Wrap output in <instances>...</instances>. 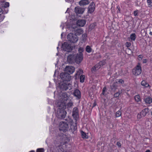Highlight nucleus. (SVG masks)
Wrapping results in <instances>:
<instances>
[{
    "label": "nucleus",
    "instance_id": "1",
    "mask_svg": "<svg viewBox=\"0 0 152 152\" xmlns=\"http://www.w3.org/2000/svg\"><path fill=\"white\" fill-rule=\"evenodd\" d=\"M60 77L63 81V83L60 86L61 88L63 90H66L68 88L70 83H68L72 79V77L69 74L66 72L61 73Z\"/></svg>",
    "mask_w": 152,
    "mask_h": 152
},
{
    "label": "nucleus",
    "instance_id": "2",
    "mask_svg": "<svg viewBox=\"0 0 152 152\" xmlns=\"http://www.w3.org/2000/svg\"><path fill=\"white\" fill-rule=\"evenodd\" d=\"M69 98V95L66 93H62L60 96L59 100L56 103V105L58 107H65L66 102Z\"/></svg>",
    "mask_w": 152,
    "mask_h": 152
},
{
    "label": "nucleus",
    "instance_id": "3",
    "mask_svg": "<svg viewBox=\"0 0 152 152\" xmlns=\"http://www.w3.org/2000/svg\"><path fill=\"white\" fill-rule=\"evenodd\" d=\"M57 110L56 114V116L59 118L64 119L66 116V112L64 109V107H59Z\"/></svg>",
    "mask_w": 152,
    "mask_h": 152
},
{
    "label": "nucleus",
    "instance_id": "4",
    "mask_svg": "<svg viewBox=\"0 0 152 152\" xmlns=\"http://www.w3.org/2000/svg\"><path fill=\"white\" fill-rule=\"evenodd\" d=\"M141 67L140 64H138L132 70L133 74L136 76L140 75L141 73Z\"/></svg>",
    "mask_w": 152,
    "mask_h": 152
},
{
    "label": "nucleus",
    "instance_id": "5",
    "mask_svg": "<svg viewBox=\"0 0 152 152\" xmlns=\"http://www.w3.org/2000/svg\"><path fill=\"white\" fill-rule=\"evenodd\" d=\"M59 129L63 131L67 130L69 126L67 123L65 121L61 122L59 124Z\"/></svg>",
    "mask_w": 152,
    "mask_h": 152
},
{
    "label": "nucleus",
    "instance_id": "6",
    "mask_svg": "<svg viewBox=\"0 0 152 152\" xmlns=\"http://www.w3.org/2000/svg\"><path fill=\"white\" fill-rule=\"evenodd\" d=\"M62 46L63 50L68 52L71 51L73 48V47L68 42H64Z\"/></svg>",
    "mask_w": 152,
    "mask_h": 152
},
{
    "label": "nucleus",
    "instance_id": "7",
    "mask_svg": "<svg viewBox=\"0 0 152 152\" xmlns=\"http://www.w3.org/2000/svg\"><path fill=\"white\" fill-rule=\"evenodd\" d=\"M75 70V68L72 66H66L65 68V72L68 74H72L74 72Z\"/></svg>",
    "mask_w": 152,
    "mask_h": 152
},
{
    "label": "nucleus",
    "instance_id": "8",
    "mask_svg": "<svg viewBox=\"0 0 152 152\" xmlns=\"http://www.w3.org/2000/svg\"><path fill=\"white\" fill-rule=\"evenodd\" d=\"M105 64V61H100L99 63L95 65V66L93 68H92V70H97L100 68L101 66L104 65Z\"/></svg>",
    "mask_w": 152,
    "mask_h": 152
},
{
    "label": "nucleus",
    "instance_id": "9",
    "mask_svg": "<svg viewBox=\"0 0 152 152\" xmlns=\"http://www.w3.org/2000/svg\"><path fill=\"white\" fill-rule=\"evenodd\" d=\"M95 4L94 3H91L88 6V12L90 13L93 12L95 10Z\"/></svg>",
    "mask_w": 152,
    "mask_h": 152
},
{
    "label": "nucleus",
    "instance_id": "10",
    "mask_svg": "<svg viewBox=\"0 0 152 152\" xmlns=\"http://www.w3.org/2000/svg\"><path fill=\"white\" fill-rule=\"evenodd\" d=\"M84 9L79 7H75V12L77 14H82L84 11Z\"/></svg>",
    "mask_w": 152,
    "mask_h": 152
},
{
    "label": "nucleus",
    "instance_id": "11",
    "mask_svg": "<svg viewBox=\"0 0 152 152\" xmlns=\"http://www.w3.org/2000/svg\"><path fill=\"white\" fill-rule=\"evenodd\" d=\"M76 27L75 28H74V32L75 33L76 37H77V36L80 35L83 32V31L81 28H80L76 29Z\"/></svg>",
    "mask_w": 152,
    "mask_h": 152
},
{
    "label": "nucleus",
    "instance_id": "12",
    "mask_svg": "<svg viewBox=\"0 0 152 152\" xmlns=\"http://www.w3.org/2000/svg\"><path fill=\"white\" fill-rule=\"evenodd\" d=\"M83 54L82 53H77L75 58V60L77 62H80L83 60Z\"/></svg>",
    "mask_w": 152,
    "mask_h": 152
},
{
    "label": "nucleus",
    "instance_id": "13",
    "mask_svg": "<svg viewBox=\"0 0 152 152\" xmlns=\"http://www.w3.org/2000/svg\"><path fill=\"white\" fill-rule=\"evenodd\" d=\"M86 21L84 20L80 19L78 20L77 22V25L83 27L85 24Z\"/></svg>",
    "mask_w": 152,
    "mask_h": 152
},
{
    "label": "nucleus",
    "instance_id": "14",
    "mask_svg": "<svg viewBox=\"0 0 152 152\" xmlns=\"http://www.w3.org/2000/svg\"><path fill=\"white\" fill-rule=\"evenodd\" d=\"M78 115V110L77 107H75L73 109L72 116L74 118H77Z\"/></svg>",
    "mask_w": 152,
    "mask_h": 152
},
{
    "label": "nucleus",
    "instance_id": "15",
    "mask_svg": "<svg viewBox=\"0 0 152 152\" xmlns=\"http://www.w3.org/2000/svg\"><path fill=\"white\" fill-rule=\"evenodd\" d=\"M89 3L88 0H82L79 2V4L81 6H84L88 4Z\"/></svg>",
    "mask_w": 152,
    "mask_h": 152
},
{
    "label": "nucleus",
    "instance_id": "16",
    "mask_svg": "<svg viewBox=\"0 0 152 152\" xmlns=\"http://www.w3.org/2000/svg\"><path fill=\"white\" fill-rule=\"evenodd\" d=\"M74 95L78 98H80V91L76 89L75 90L73 93Z\"/></svg>",
    "mask_w": 152,
    "mask_h": 152
},
{
    "label": "nucleus",
    "instance_id": "17",
    "mask_svg": "<svg viewBox=\"0 0 152 152\" xmlns=\"http://www.w3.org/2000/svg\"><path fill=\"white\" fill-rule=\"evenodd\" d=\"M144 101L146 104H149L152 103V99L150 96H148L145 98Z\"/></svg>",
    "mask_w": 152,
    "mask_h": 152
},
{
    "label": "nucleus",
    "instance_id": "18",
    "mask_svg": "<svg viewBox=\"0 0 152 152\" xmlns=\"http://www.w3.org/2000/svg\"><path fill=\"white\" fill-rule=\"evenodd\" d=\"M118 85L115 82H114L110 86V88L111 90L115 91L118 87Z\"/></svg>",
    "mask_w": 152,
    "mask_h": 152
},
{
    "label": "nucleus",
    "instance_id": "19",
    "mask_svg": "<svg viewBox=\"0 0 152 152\" xmlns=\"http://www.w3.org/2000/svg\"><path fill=\"white\" fill-rule=\"evenodd\" d=\"M141 84L142 86H144L145 87L147 88L149 87V88H151V86L145 80H143L142 81Z\"/></svg>",
    "mask_w": 152,
    "mask_h": 152
},
{
    "label": "nucleus",
    "instance_id": "20",
    "mask_svg": "<svg viewBox=\"0 0 152 152\" xmlns=\"http://www.w3.org/2000/svg\"><path fill=\"white\" fill-rule=\"evenodd\" d=\"M77 128V125L75 123H72L71 124L70 129L73 131L76 130Z\"/></svg>",
    "mask_w": 152,
    "mask_h": 152
},
{
    "label": "nucleus",
    "instance_id": "21",
    "mask_svg": "<svg viewBox=\"0 0 152 152\" xmlns=\"http://www.w3.org/2000/svg\"><path fill=\"white\" fill-rule=\"evenodd\" d=\"M148 112V109L147 108H145L142 110L140 113H141L142 114V116L144 117L146 115Z\"/></svg>",
    "mask_w": 152,
    "mask_h": 152
},
{
    "label": "nucleus",
    "instance_id": "22",
    "mask_svg": "<svg viewBox=\"0 0 152 152\" xmlns=\"http://www.w3.org/2000/svg\"><path fill=\"white\" fill-rule=\"evenodd\" d=\"M67 38H77L75 34L70 33L67 36Z\"/></svg>",
    "mask_w": 152,
    "mask_h": 152
},
{
    "label": "nucleus",
    "instance_id": "23",
    "mask_svg": "<svg viewBox=\"0 0 152 152\" xmlns=\"http://www.w3.org/2000/svg\"><path fill=\"white\" fill-rule=\"evenodd\" d=\"M134 99L137 102H140L141 100L140 96L138 95H136L134 96Z\"/></svg>",
    "mask_w": 152,
    "mask_h": 152
},
{
    "label": "nucleus",
    "instance_id": "24",
    "mask_svg": "<svg viewBox=\"0 0 152 152\" xmlns=\"http://www.w3.org/2000/svg\"><path fill=\"white\" fill-rule=\"evenodd\" d=\"M121 115V108L119 110L117 111L115 114V117L116 118L120 116Z\"/></svg>",
    "mask_w": 152,
    "mask_h": 152
},
{
    "label": "nucleus",
    "instance_id": "25",
    "mask_svg": "<svg viewBox=\"0 0 152 152\" xmlns=\"http://www.w3.org/2000/svg\"><path fill=\"white\" fill-rule=\"evenodd\" d=\"M83 73V70L81 69H79L78 71H77V73L75 74V76L76 78H77V75H79L80 74H82Z\"/></svg>",
    "mask_w": 152,
    "mask_h": 152
},
{
    "label": "nucleus",
    "instance_id": "26",
    "mask_svg": "<svg viewBox=\"0 0 152 152\" xmlns=\"http://www.w3.org/2000/svg\"><path fill=\"white\" fill-rule=\"evenodd\" d=\"M148 7H152V0H147Z\"/></svg>",
    "mask_w": 152,
    "mask_h": 152
},
{
    "label": "nucleus",
    "instance_id": "27",
    "mask_svg": "<svg viewBox=\"0 0 152 152\" xmlns=\"http://www.w3.org/2000/svg\"><path fill=\"white\" fill-rule=\"evenodd\" d=\"M85 76L83 75H82L80 77V81L81 83H83L84 81Z\"/></svg>",
    "mask_w": 152,
    "mask_h": 152
},
{
    "label": "nucleus",
    "instance_id": "28",
    "mask_svg": "<svg viewBox=\"0 0 152 152\" xmlns=\"http://www.w3.org/2000/svg\"><path fill=\"white\" fill-rule=\"evenodd\" d=\"M115 82L117 83L118 84V83L123 84L124 83V81L123 80L121 79H118L115 81Z\"/></svg>",
    "mask_w": 152,
    "mask_h": 152
},
{
    "label": "nucleus",
    "instance_id": "29",
    "mask_svg": "<svg viewBox=\"0 0 152 152\" xmlns=\"http://www.w3.org/2000/svg\"><path fill=\"white\" fill-rule=\"evenodd\" d=\"M86 51L88 53H90L91 51V49L90 47L88 45H87L86 47Z\"/></svg>",
    "mask_w": 152,
    "mask_h": 152
},
{
    "label": "nucleus",
    "instance_id": "30",
    "mask_svg": "<svg viewBox=\"0 0 152 152\" xmlns=\"http://www.w3.org/2000/svg\"><path fill=\"white\" fill-rule=\"evenodd\" d=\"M81 134L82 137L83 138H87L86 137V135L85 133L83 131H81Z\"/></svg>",
    "mask_w": 152,
    "mask_h": 152
},
{
    "label": "nucleus",
    "instance_id": "31",
    "mask_svg": "<svg viewBox=\"0 0 152 152\" xmlns=\"http://www.w3.org/2000/svg\"><path fill=\"white\" fill-rule=\"evenodd\" d=\"M44 150L43 148H38L37 150V152H44Z\"/></svg>",
    "mask_w": 152,
    "mask_h": 152
},
{
    "label": "nucleus",
    "instance_id": "32",
    "mask_svg": "<svg viewBox=\"0 0 152 152\" xmlns=\"http://www.w3.org/2000/svg\"><path fill=\"white\" fill-rule=\"evenodd\" d=\"M84 51V49L83 48L80 47L78 49L79 53H82V52Z\"/></svg>",
    "mask_w": 152,
    "mask_h": 152
},
{
    "label": "nucleus",
    "instance_id": "33",
    "mask_svg": "<svg viewBox=\"0 0 152 152\" xmlns=\"http://www.w3.org/2000/svg\"><path fill=\"white\" fill-rule=\"evenodd\" d=\"M138 10H136L134 12L133 14L135 16H137L138 15Z\"/></svg>",
    "mask_w": 152,
    "mask_h": 152
},
{
    "label": "nucleus",
    "instance_id": "34",
    "mask_svg": "<svg viewBox=\"0 0 152 152\" xmlns=\"http://www.w3.org/2000/svg\"><path fill=\"white\" fill-rule=\"evenodd\" d=\"M143 117L144 116H142V115L141 113H138L137 115V118L139 119H140Z\"/></svg>",
    "mask_w": 152,
    "mask_h": 152
},
{
    "label": "nucleus",
    "instance_id": "35",
    "mask_svg": "<svg viewBox=\"0 0 152 152\" xmlns=\"http://www.w3.org/2000/svg\"><path fill=\"white\" fill-rule=\"evenodd\" d=\"M9 6V3L8 2H6L4 3V7L5 8Z\"/></svg>",
    "mask_w": 152,
    "mask_h": 152
},
{
    "label": "nucleus",
    "instance_id": "36",
    "mask_svg": "<svg viewBox=\"0 0 152 152\" xmlns=\"http://www.w3.org/2000/svg\"><path fill=\"white\" fill-rule=\"evenodd\" d=\"M120 94V93L119 92H117L114 94V96L115 97H118L119 96Z\"/></svg>",
    "mask_w": 152,
    "mask_h": 152
},
{
    "label": "nucleus",
    "instance_id": "37",
    "mask_svg": "<svg viewBox=\"0 0 152 152\" xmlns=\"http://www.w3.org/2000/svg\"><path fill=\"white\" fill-rule=\"evenodd\" d=\"M4 16L3 15H0V22H1L4 20Z\"/></svg>",
    "mask_w": 152,
    "mask_h": 152
},
{
    "label": "nucleus",
    "instance_id": "38",
    "mask_svg": "<svg viewBox=\"0 0 152 152\" xmlns=\"http://www.w3.org/2000/svg\"><path fill=\"white\" fill-rule=\"evenodd\" d=\"M135 34L134 33H132L131 35L130 38H135Z\"/></svg>",
    "mask_w": 152,
    "mask_h": 152
},
{
    "label": "nucleus",
    "instance_id": "39",
    "mask_svg": "<svg viewBox=\"0 0 152 152\" xmlns=\"http://www.w3.org/2000/svg\"><path fill=\"white\" fill-rule=\"evenodd\" d=\"M131 44L130 42H127L125 43V45L127 47H129L131 46Z\"/></svg>",
    "mask_w": 152,
    "mask_h": 152
},
{
    "label": "nucleus",
    "instance_id": "40",
    "mask_svg": "<svg viewBox=\"0 0 152 152\" xmlns=\"http://www.w3.org/2000/svg\"><path fill=\"white\" fill-rule=\"evenodd\" d=\"M142 58L143 56L142 55H140L138 56V59L139 60H142Z\"/></svg>",
    "mask_w": 152,
    "mask_h": 152
},
{
    "label": "nucleus",
    "instance_id": "41",
    "mask_svg": "<svg viewBox=\"0 0 152 152\" xmlns=\"http://www.w3.org/2000/svg\"><path fill=\"white\" fill-rule=\"evenodd\" d=\"M71 40H69V41H70V42H71L72 43H75L72 40H74V39H76V41L77 42L78 40V39H71Z\"/></svg>",
    "mask_w": 152,
    "mask_h": 152
},
{
    "label": "nucleus",
    "instance_id": "42",
    "mask_svg": "<svg viewBox=\"0 0 152 152\" xmlns=\"http://www.w3.org/2000/svg\"><path fill=\"white\" fill-rule=\"evenodd\" d=\"M106 87H104L103 88V91H102V94L103 95H104V92H105V91H106Z\"/></svg>",
    "mask_w": 152,
    "mask_h": 152
},
{
    "label": "nucleus",
    "instance_id": "43",
    "mask_svg": "<svg viewBox=\"0 0 152 152\" xmlns=\"http://www.w3.org/2000/svg\"><path fill=\"white\" fill-rule=\"evenodd\" d=\"M117 145L119 147H121V143L119 142H118L117 143Z\"/></svg>",
    "mask_w": 152,
    "mask_h": 152
},
{
    "label": "nucleus",
    "instance_id": "44",
    "mask_svg": "<svg viewBox=\"0 0 152 152\" xmlns=\"http://www.w3.org/2000/svg\"><path fill=\"white\" fill-rule=\"evenodd\" d=\"M83 37L86 38L87 37V35L86 34H84L83 35Z\"/></svg>",
    "mask_w": 152,
    "mask_h": 152
},
{
    "label": "nucleus",
    "instance_id": "45",
    "mask_svg": "<svg viewBox=\"0 0 152 152\" xmlns=\"http://www.w3.org/2000/svg\"><path fill=\"white\" fill-rule=\"evenodd\" d=\"M3 12V10L1 9V8H0V15H1V14H2Z\"/></svg>",
    "mask_w": 152,
    "mask_h": 152
},
{
    "label": "nucleus",
    "instance_id": "46",
    "mask_svg": "<svg viewBox=\"0 0 152 152\" xmlns=\"http://www.w3.org/2000/svg\"><path fill=\"white\" fill-rule=\"evenodd\" d=\"M147 62V60L146 59H144L143 60V63H145Z\"/></svg>",
    "mask_w": 152,
    "mask_h": 152
},
{
    "label": "nucleus",
    "instance_id": "47",
    "mask_svg": "<svg viewBox=\"0 0 152 152\" xmlns=\"http://www.w3.org/2000/svg\"><path fill=\"white\" fill-rule=\"evenodd\" d=\"M145 152H151V151L149 150H147Z\"/></svg>",
    "mask_w": 152,
    "mask_h": 152
},
{
    "label": "nucleus",
    "instance_id": "48",
    "mask_svg": "<svg viewBox=\"0 0 152 152\" xmlns=\"http://www.w3.org/2000/svg\"><path fill=\"white\" fill-rule=\"evenodd\" d=\"M117 7L118 8L119 11H120V7Z\"/></svg>",
    "mask_w": 152,
    "mask_h": 152
},
{
    "label": "nucleus",
    "instance_id": "49",
    "mask_svg": "<svg viewBox=\"0 0 152 152\" xmlns=\"http://www.w3.org/2000/svg\"><path fill=\"white\" fill-rule=\"evenodd\" d=\"M71 56H69L68 57V59H69V58H70Z\"/></svg>",
    "mask_w": 152,
    "mask_h": 152
},
{
    "label": "nucleus",
    "instance_id": "50",
    "mask_svg": "<svg viewBox=\"0 0 152 152\" xmlns=\"http://www.w3.org/2000/svg\"><path fill=\"white\" fill-rule=\"evenodd\" d=\"M63 34H64V33H62L61 34V37H63Z\"/></svg>",
    "mask_w": 152,
    "mask_h": 152
},
{
    "label": "nucleus",
    "instance_id": "51",
    "mask_svg": "<svg viewBox=\"0 0 152 152\" xmlns=\"http://www.w3.org/2000/svg\"><path fill=\"white\" fill-rule=\"evenodd\" d=\"M132 40L134 41L135 39H131Z\"/></svg>",
    "mask_w": 152,
    "mask_h": 152
},
{
    "label": "nucleus",
    "instance_id": "52",
    "mask_svg": "<svg viewBox=\"0 0 152 152\" xmlns=\"http://www.w3.org/2000/svg\"><path fill=\"white\" fill-rule=\"evenodd\" d=\"M29 152H35L34 151H29Z\"/></svg>",
    "mask_w": 152,
    "mask_h": 152
},
{
    "label": "nucleus",
    "instance_id": "53",
    "mask_svg": "<svg viewBox=\"0 0 152 152\" xmlns=\"http://www.w3.org/2000/svg\"><path fill=\"white\" fill-rule=\"evenodd\" d=\"M68 8L67 9V10H66V12H65V13H66L67 12H68Z\"/></svg>",
    "mask_w": 152,
    "mask_h": 152
},
{
    "label": "nucleus",
    "instance_id": "54",
    "mask_svg": "<svg viewBox=\"0 0 152 152\" xmlns=\"http://www.w3.org/2000/svg\"><path fill=\"white\" fill-rule=\"evenodd\" d=\"M150 34H151V35H152V32H150Z\"/></svg>",
    "mask_w": 152,
    "mask_h": 152
},
{
    "label": "nucleus",
    "instance_id": "55",
    "mask_svg": "<svg viewBox=\"0 0 152 152\" xmlns=\"http://www.w3.org/2000/svg\"><path fill=\"white\" fill-rule=\"evenodd\" d=\"M62 29H64V27L63 26L62 27Z\"/></svg>",
    "mask_w": 152,
    "mask_h": 152
},
{
    "label": "nucleus",
    "instance_id": "56",
    "mask_svg": "<svg viewBox=\"0 0 152 152\" xmlns=\"http://www.w3.org/2000/svg\"><path fill=\"white\" fill-rule=\"evenodd\" d=\"M70 104H71L72 105V103H70Z\"/></svg>",
    "mask_w": 152,
    "mask_h": 152
},
{
    "label": "nucleus",
    "instance_id": "57",
    "mask_svg": "<svg viewBox=\"0 0 152 152\" xmlns=\"http://www.w3.org/2000/svg\"><path fill=\"white\" fill-rule=\"evenodd\" d=\"M151 115H152V112H151Z\"/></svg>",
    "mask_w": 152,
    "mask_h": 152
}]
</instances>
